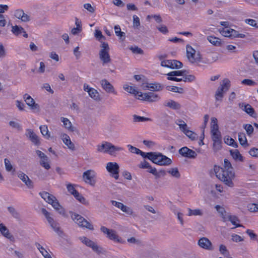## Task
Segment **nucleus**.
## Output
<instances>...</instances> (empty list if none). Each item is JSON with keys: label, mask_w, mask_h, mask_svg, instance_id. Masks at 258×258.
I'll list each match as a JSON object with an SVG mask.
<instances>
[{"label": "nucleus", "mask_w": 258, "mask_h": 258, "mask_svg": "<svg viewBox=\"0 0 258 258\" xmlns=\"http://www.w3.org/2000/svg\"><path fill=\"white\" fill-rule=\"evenodd\" d=\"M214 170L216 177L225 184L229 187L233 186L232 180L235 177L234 171L222 169V167L216 165L214 166Z\"/></svg>", "instance_id": "obj_1"}, {"label": "nucleus", "mask_w": 258, "mask_h": 258, "mask_svg": "<svg viewBox=\"0 0 258 258\" xmlns=\"http://www.w3.org/2000/svg\"><path fill=\"white\" fill-rule=\"evenodd\" d=\"M146 158L160 166H167L172 163V160L169 158L159 152H148Z\"/></svg>", "instance_id": "obj_2"}, {"label": "nucleus", "mask_w": 258, "mask_h": 258, "mask_svg": "<svg viewBox=\"0 0 258 258\" xmlns=\"http://www.w3.org/2000/svg\"><path fill=\"white\" fill-rule=\"evenodd\" d=\"M122 147L115 146L111 143L105 142L101 145H97V150L99 152L108 153L110 155H113L116 151H122Z\"/></svg>", "instance_id": "obj_3"}, {"label": "nucleus", "mask_w": 258, "mask_h": 258, "mask_svg": "<svg viewBox=\"0 0 258 258\" xmlns=\"http://www.w3.org/2000/svg\"><path fill=\"white\" fill-rule=\"evenodd\" d=\"M101 49L99 52V56L102 65L105 66L111 61V59L109 54V47L107 43L101 41Z\"/></svg>", "instance_id": "obj_4"}, {"label": "nucleus", "mask_w": 258, "mask_h": 258, "mask_svg": "<svg viewBox=\"0 0 258 258\" xmlns=\"http://www.w3.org/2000/svg\"><path fill=\"white\" fill-rule=\"evenodd\" d=\"M42 199L46 201L48 203L51 204L53 207L58 212V213L63 216H66L65 210L62 208L56 198L53 195H40Z\"/></svg>", "instance_id": "obj_5"}, {"label": "nucleus", "mask_w": 258, "mask_h": 258, "mask_svg": "<svg viewBox=\"0 0 258 258\" xmlns=\"http://www.w3.org/2000/svg\"><path fill=\"white\" fill-rule=\"evenodd\" d=\"M100 231L105 234L106 237L111 240L119 243H125V241L117 234L116 232L114 230L110 229L102 226L100 227Z\"/></svg>", "instance_id": "obj_6"}, {"label": "nucleus", "mask_w": 258, "mask_h": 258, "mask_svg": "<svg viewBox=\"0 0 258 258\" xmlns=\"http://www.w3.org/2000/svg\"><path fill=\"white\" fill-rule=\"evenodd\" d=\"M71 217L74 221L79 226L91 230L94 229L93 225L81 215L76 213H72Z\"/></svg>", "instance_id": "obj_7"}, {"label": "nucleus", "mask_w": 258, "mask_h": 258, "mask_svg": "<svg viewBox=\"0 0 258 258\" xmlns=\"http://www.w3.org/2000/svg\"><path fill=\"white\" fill-rule=\"evenodd\" d=\"M186 48V56L188 60L191 63H194L201 61V55L200 52H196L190 45H187Z\"/></svg>", "instance_id": "obj_8"}, {"label": "nucleus", "mask_w": 258, "mask_h": 258, "mask_svg": "<svg viewBox=\"0 0 258 258\" xmlns=\"http://www.w3.org/2000/svg\"><path fill=\"white\" fill-rule=\"evenodd\" d=\"M82 242L86 246L91 248L92 250L98 254L102 253L103 249L99 246L95 242L92 241L90 239L86 237H82L80 238Z\"/></svg>", "instance_id": "obj_9"}, {"label": "nucleus", "mask_w": 258, "mask_h": 258, "mask_svg": "<svg viewBox=\"0 0 258 258\" xmlns=\"http://www.w3.org/2000/svg\"><path fill=\"white\" fill-rule=\"evenodd\" d=\"M106 169L112 177H114L115 179H118L119 167L117 163L111 162L107 163Z\"/></svg>", "instance_id": "obj_10"}, {"label": "nucleus", "mask_w": 258, "mask_h": 258, "mask_svg": "<svg viewBox=\"0 0 258 258\" xmlns=\"http://www.w3.org/2000/svg\"><path fill=\"white\" fill-rule=\"evenodd\" d=\"M230 86V81L227 79H225L223 80L222 84L220 87H218L215 94L216 100L221 99L223 97V93L228 90Z\"/></svg>", "instance_id": "obj_11"}, {"label": "nucleus", "mask_w": 258, "mask_h": 258, "mask_svg": "<svg viewBox=\"0 0 258 258\" xmlns=\"http://www.w3.org/2000/svg\"><path fill=\"white\" fill-rule=\"evenodd\" d=\"M139 97H141L142 98L140 99L139 97L138 98V99H141L144 101H148V102H155L157 101L160 99V97L157 94H155L154 92H148L142 93L140 92V94L139 95Z\"/></svg>", "instance_id": "obj_12"}, {"label": "nucleus", "mask_w": 258, "mask_h": 258, "mask_svg": "<svg viewBox=\"0 0 258 258\" xmlns=\"http://www.w3.org/2000/svg\"><path fill=\"white\" fill-rule=\"evenodd\" d=\"M161 66L172 69H178L181 68L183 64L181 62L177 60H165L161 62Z\"/></svg>", "instance_id": "obj_13"}, {"label": "nucleus", "mask_w": 258, "mask_h": 258, "mask_svg": "<svg viewBox=\"0 0 258 258\" xmlns=\"http://www.w3.org/2000/svg\"><path fill=\"white\" fill-rule=\"evenodd\" d=\"M95 172L92 170H88L83 174L84 181L91 185H94L95 183Z\"/></svg>", "instance_id": "obj_14"}, {"label": "nucleus", "mask_w": 258, "mask_h": 258, "mask_svg": "<svg viewBox=\"0 0 258 258\" xmlns=\"http://www.w3.org/2000/svg\"><path fill=\"white\" fill-rule=\"evenodd\" d=\"M179 154L182 157L188 158H195L197 154L196 152L187 147H183L180 149L178 151Z\"/></svg>", "instance_id": "obj_15"}, {"label": "nucleus", "mask_w": 258, "mask_h": 258, "mask_svg": "<svg viewBox=\"0 0 258 258\" xmlns=\"http://www.w3.org/2000/svg\"><path fill=\"white\" fill-rule=\"evenodd\" d=\"M212 138L213 141V148L216 150H219L221 148L222 137L221 134L217 133L212 134Z\"/></svg>", "instance_id": "obj_16"}, {"label": "nucleus", "mask_w": 258, "mask_h": 258, "mask_svg": "<svg viewBox=\"0 0 258 258\" xmlns=\"http://www.w3.org/2000/svg\"><path fill=\"white\" fill-rule=\"evenodd\" d=\"M198 245L206 250H213L212 242L206 237L201 238L198 241Z\"/></svg>", "instance_id": "obj_17"}, {"label": "nucleus", "mask_w": 258, "mask_h": 258, "mask_svg": "<svg viewBox=\"0 0 258 258\" xmlns=\"http://www.w3.org/2000/svg\"><path fill=\"white\" fill-rule=\"evenodd\" d=\"M100 84L103 89L107 93L116 94L113 86L107 80L103 79L101 80Z\"/></svg>", "instance_id": "obj_18"}, {"label": "nucleus", "mask_w": 258, "mask_h": 258, "mask_svg": "<svg viewBox=\"0 0 258 258\" xmlns=\"http://www.w3.org/2000/svg\"><path fill=\"white\" fill-rule=\"evenodd\" d=\"M23 98L26 102V103L30 106L32 110L39 109V105L36 103L34 100L28 94H25Z\"/></svg>", "instance_id": "obj_19"}, {"label": "nucleus", "mask_w": 258, "mask_h": 258, "mask_svg": "<svg viewBox=\"0 0 258 258\" xmlns=\"http://www.w3.org/2000/svg\"><path fill=\"white\" fill-rule=\"evenodd\" d=\"M164 106L168 107L174 110H179L181 108V105L173 100H169L165 101L163 104Z\"/></svg>", "instance_id": "obj_20"}, {"label": "nucleus", "mask_w": 258, "mask_h": 258, "mask_svg": "<svg viewBox=\"0 0 258 258\" xmlns=\"http://www.w3.org/2000/svg\"><path fill=\"white\" fill-rule=\"evenodd\" d=\"M239 106L242 110H244L249 115L253 116V115L255 114L254 109L249 104L242 103H239Z\"/></svg>", "instance_id": "obj_21"}, {"label": "nucleus", "mask_w": 258, "mask_h": 258, "mask_svg": "<svg viewBox=\"0 0 258 258\" xmlns=\"http://www.w3.org/2000/svg\"><path fill=\"white\" fill-rule=\"evenodd\" d=\"M27 136L29 137L31 141L36 145H39L40 141L38 137L33 132L32 130H27Z\"/></svg>", "instance_id": "obj_22"}, {"label": "nucleus", "mask_w": 258, "mask_h": 258, "mask_svg": "<svg viewBox=\"0 0 258 258\" xmlns=\"http://www.w3.org/2000/svg\"><path fill=\"white\" fill-rule=\"evenodd\" d=\"M145 87L152 91H159L162 90L163 88V86L158 83H147Z\"/></svg>", "instance_id": "obj_23"}, {"label": "nucleus", "mask_w": 258, "mask_h": 258, "mask_svg": "<svg viewBox=\"0 0 258 258\" xmlns=\"http://www.w3.org/2000/svg\"><path fill=\"white\" fill-rule=\"evenodd\" d=\"M227 220L230 221L233 225L235 226V227H243L242 225L237 223L239 222L240 220L235 215H231L230 214L228 213Z\"/></svg>", "instance_id": "obj_24"}, {"label": "nucleus", "mask_w": 258, "mask_h": 258, "mask_svg": "<svg viewBox=\"0 0 258 258\" xmlns=\"http://www.w3.org/2000/svg\"><path fill=\"white\" fill-rule=\"evenodd\" d=\"M238 137L239 143L243 147L246 148L249 146L244 133H239Z\"/></svg>", "instance_id": "obj_25"}, {"label": "nucleus", "mask_w": 258, "mask_h": 258, "mask_svg": "<svg viewBox=\"0 0 258 258\" xmlns=\"http://www.w3.org/2000/svg\"><path fill=\"white\" fill-rule=\"evenodd\" d=\"M18 177L24 182H25L26 185H27L29 187L31 188L33 186L32 180L25 173H24L23 172L19 173L18 175Z\"/></svg>", "instance_id": "obj_26"}, {"label": "nucleus", "mask_w": 258, "mask_h": 258, "mask_svg": "<svg viewBox=\"0 0 258 258\" xmlns=\"http://www.w3.org/2000/svg\"><path fill=\"white\" fill-rule=\"evenodd\" d=\"M62 140L64 144L67 145L70 149L74 150L75 149V145L71 142L70 138L68 135H63L62 136Z\"/></svg>", "instance_id": "obj_27"}, {"label": "nucleus", "mask_w": 258, "mask_h": 258, "mask_svg": "<svg viewBox=\"0 0 258 258\" xmlns=\"http://www.w3.org/2000/svg\"><path fill=\"white\" fill-rule=\"evenodd\" d=\"M68 191L70 194H79V188H83L78 185H74L71 183L68 184L67 185Z\"/></svg>", "instance_id": "obj_28"}, {"label": "nucleus", "mask_w": 258, "mask_h": 258, "mask_svg": "<svg viewBox=\"0 0 258 258\" xmlns=\"http://www.w3.org/2000/svg\"><path fill=\"white\" fill-rule=\"evenodd\" d=\"M215 209L217 211V212L219 213L220 216L223 219V221L224 222H226L227 221V214L226 211L224 209V208L221 207L219 205H216L215 206Z\"/></svg>", "instance_id": "obj_29"}, {"label": "nucleus", "mask_w": 258, "mask_h": 258, "mask_svg": "<svg viewBox=\"0 0 258 258\" xmlns=\"http://www.w3.org/2000/svg\"><path fill=\"white\" fill-rule=\"evenodd\" d=\"M127 147L128 148L129 151L131 152H132L133 153H135V154H137L138 155H140L144 158H146L147 153L143 152L141 150L139 149L138 148H137L135 147H134L132 145H128L127 146Z\"/></svg>", "instance_id": "obj_30"}, {"label": "nucleus", "mask_w": 258, "mask_h": 258, "mask_svg": "<svg viewBox=\"0 0 258 258\" xmlns=\"http://www.w3.org/2000/svg\"><path fill=\"white\" fill-rule=\"evenodd\" d=\"M148 172L155 176L156 178H160L162 176H164L166 175V171L165 170H161L159 171H157L155 168H152L151 170H148Z\"/></svg>", "instance_id": "obj_31"}, {"label": "nucleus", "mask_w": 258, "mask_h": 258, "mask_svg": "<svg viewBox=\"0 0 258 258\" xmlns=\"http://www.w3.org/2000/svg\"><path fill=\"white\" fill-rule=\"evenodd\" d=\"M0 232L1 234L7 238H11L12 235H11L9 229L3 223H0Z\"/></svg>", "instance_id": "obj_32"}, {"label": "nucleus", "mask_w": 258, "mask_h": 258, "mask_svg": "<svg viewBox=\"0 0 258 258\" xmlns=\"http://www.w3.org/2000/svg\"><path fill=\"white\" fill-rule=\"evenodd\" d=\"M230 154L235 160L243 161V157L238 150H230Z\"/></svg>", "instance_id": "obj_33"}, {"label": "nucleus", "mask_w": 258, "mask_h": 258, "mask_svg": "<svg viewBox=\"0 0 258 258\" xmlns=\"http://www.w3.org/2000/svg\"><path fill=\"white\" fill-rule=\"evenodd\" d=\"M207 40L212 44L216 46H220L221 45V42L219 38L214 36H209L207 37Z\"/></svg>", "instance_id": "obj_34"}, {"label": "nucleus", "mask_w": 258, "mask_h": 258, "mask_svg": "<svg viewBox=\"0 0 258 258\" xmlns=\"http://www.w3.org/2000/svg\"><path fill=\"white\" fill-rule=\"evenodd\" d=\"M123 88L124 90L130 93V94H134L135 95L140 94V92L138 91L134 87L130 86L127 84L123 85Z\"/></svg>", "instance_id": "obj_35"}, {"label": "nucleus", "mask_w": 258, "mask_h": 258, "mask_svg": "<svg viewBox=\"0 0 258 258\" xmlns=\"http://www.w3.org/2000/svg\"><path fill=\"white\" fill-rule=\"evenodd\" d=\"M61 121L63 122L64 126L70 131H74V127L72 126L71 122L69 119L65 117H61Z\"/></svg>", "instance_id": "obj_36"}, {"label": "nucleus", "mask_w": 258, "mask_h": 258, "mask_svg": "<svg viewBox=\"0 0 258 258\" xmlns=\"http://www.w3.org/2000/svg\"><path fill=\"white\" fill-rule=\"evenodd\" d=\"M89 95L92 98H93L95 100L98 101L100 100L99 93L94 88H93L92 89H90L89 90Z\"/></svg>", "instance_id": "obj_37"}, {"label": "nucleus", "mask_w": 258, "mask_h": 258, "mask_svg": "<svg viewBox=\"0 0 258 258\" xmlns=\"http://www.w3.org/2000/svg\"><path fill=\"white\" fill-rule=\"evenodd\" d=\"M175 123L179 125L180 130L183 132L184 133L188 131V127L186 123L181 119L177 120Z\"/></svg>", "instance_id": "obj_38"}, {"label": "nucleus", "mask_w": 258, "mask_h": 258, "mask_svg": "<svg viewBox=\"0 0 258 258\" xmlns=\"http://www.w3.org/2000/svg\"><path fill=\"white\" fill-rule=\"evenodd\" d=\"M41 213L45 216L48 223L52 222L54 221L53 217H52V215L50 213L48 212L45 209L42 208L41 209Z\"/></svg>", "instance_id": "obj_39"}, {"label": "nucleus", "mask_w": 258, "mask_h": 258, "mask_svg": "<svg viewBox=\"0 0 258 258\" xmlns=\"http://www.w3.org/2000/svg\"><path fill=\"white\" fill-rule=\"evenodd\" d=\"M49 224L53 230L59 235H60L62 234V231L60 230L59 225L58 223L54 220L52 222Z\"/></svg>", "instance_id": "obj_40"}, {"label": "nucleus", "mask_w": 258, "mask_h": 258, "mask_svg": "<svg viewBox=\"0 0 258 258\" xmlns=\"http://www.w3.org/2000/svg\"><path fill=\"white\" fill-rule=\"evenodd\" d=\"M8 210L14 218L17 219H20V215L15 208L12 206L8 207Z\"/></svg>", "instance_id": "obj_41"}, {"label": "nucleus", "mask_w": 258, "mask_h": 258, "mask_svg": "<svg viewBox=\"0 0 258 258\" xmlns=\"http://www.w3.org/2000/svg\"><path fill=\"white\" fill-rule=\"evenodd\" d=\"M39 128L42 135L45 137L46 139H48L50 138V136L47 125H41Z\"/></svg>", "instance_id": "obj_42"}, {"label": "nucleus", "mask_w": 258, "mask_h": 258, "mask_svg": "<svg viewBox=\"0 0 258 258\" xmlns=\"http://www.w3.org/2000/svg\"><path fill=\"white\" fill-rule=\"evenodd\" d=\"M185 70L173 71L167 74L168 77H175V76H183L185 73Z\"/></svg>", "instance_id": "obj_43"}, {"label": "nucleus", "mask_w": 258, "mask_h": 258, "mask_svg": "<svg viewBox=\"0 0 258 258\" xmlns=\"http://www.w3.org/2000/svg\"><path fill=\"white\" fill-rule=\"evenodd\" d=\"M40 164L45 169L48 170L50 168L48 162V158L47 156L40 159Z\"/></svg>", "instance_id": "obj_44"}, {"label": "nucleus", "mask_w": 258, "mask_h": 258, "mask_svg": "<svg viewBox=\"0 0 258 258\" xmlns=\"http://www.w3.org/2000/svg\"><path fill=\"white\" fill-rule=\"evenodd\" d=\"M243 127L246 132L248 136L251 137L253 133L254 128L252 125L250 124H244Z\"/></svg>", "instance_id": "obj_45"}, {"label": "nucleus", "mask_w": 258, "mask_h": 258, "mask_svg": "<svg viewBox=\"0 0 258 258\" xmlns=\"http://www.w3.org/2000/svg\"><path fill=\"white\" fill-rule=\"evenodd\" d=\"M224 140L225 144L235 148L238 147L237 143H236L232 138H230L229 137H226L224 138Z\"/></svg>", "instance_id": "obj_46"}, {"label": "nucleus", "mask_w": 258, "mask_h": 258, "mask_svg": "<svg viewBox=\"0 0 258 258\" xmlns=\"http://www.w3.org/2000/svg\"><path fill=\"white\" fill-rule=\"evenodd\" d=\"M245 37V34L242 33H239L238 31L235 30L231 29L230 38L232 39L235 38H243Z\"/></svg>", "instance_id": "obj_47"}, {"label": "nucleus", "mask_w": 258, "mask_h": 258, "mask_svg": "<svg viewBox=\"0 0 258 258\" xmlns=\"http://www.w3.org/2000/svg\"><path fill=\"white\" fill-rule=\"evenodd\" d=\"M12 32L16 35H18L24 32V28L21 26L15 25L12 26Z\"/></svg>", "instance_id": "obj_48"}, {"label": "nucleus", "mask_w": 258, "mask_h": 258, "mask_svg": "<svg viewBox=\"0 0 258 258\" xmlns=\"http://www.w3.org/2000/svg\"><path fill=\"white\" fill-rule=\"evenodd\" d=\"M168 172L172 176L175 177L177 178H179L180 176V174L177 169V168H172L170 169Z\"/></svg>", "instance_id": "obj_49"}, {"label": "nucleus", "mask_w": 258, "mask_h": 258, "mask_svg": "<svg viewBox=\"0 0 258 258\" xmlns=\"http://www.w3.org/2000/svg\"><path fill=\"white\" fill-rule=\"evenodd\" d=\"M222 169L234 171L233 168L232 166L231 163L227 159L224 160V166L222 167Z\"/></svg>", "instance_id": "obj_50"}, {"label": "nucleus", "mask_w": 258, "mask_h": 258, "mask_svg": "<svg viewBox=\"0 0 258 258\" xmlns=\"http://www.w3.org/2000/svg\"><path fill=\"white\" fill-rule=\"evenodd\" d=\"M35 245L44 257L47 256L49 254L47 250L39 243L36 242Z\"/></svg>", "instance_id": "obj_51"}, {"label": "nucleus", "mask_w": 258, "mask_h": 258, "mask_svg": "<svg viewBox=\"0 0 258 258\" xmlns=\"http://www.w3.org/2000/svg\"><path fill=\"white\" fill-rule=\"evenodd\" d=\"M133 120L135 122H143L151 120V119L148 117L134 115L133 116Z\"/></svg>", "instance_id": "obj_52"}, {"label": "nucleus", "mask_w": 258, "mask_h": 258, "mask_svg": "<svg viewBox=\"0 0 258 258\" xmlns=\"http://www.w3.org/2000/svg\"><path fill=\"white\" fill-rule=\"evenodd\" d=\"M127 241L131 243L136 244L139 246L143 245L142 241L139 239H136L134 237H132L131 238H127Z\"/></svg>", "instance_id": "obj_53"}, {"label": "nucleus", "mask_w": 258, "mask_h": 258, "mask_svg": "<svg viewBox=\"0 0 258 258\" xmlns=\"http://www.w3.org/2000/svg\"><path fill=\"white\" fill-rule=\"evenodd\" d=\"M75 199L82 204L86 205L88 204L86 199L82 196V195H73Z\"/></svg>", "instance_id": "obj_54"}, {"label": "nucleus", "mask_w": 258, "mask_h": 258, "mask_svg": "<svg viewBox=\"0 0 258 258\" xmlns=\"http://www.w3.org/2000/svg\"><path fill=\"white\" fill-rule=\"evenodd\" d=\"M248 210L250 212H258V204H249L247 205Z\"/></svg>", "instance_id": "obj_55"}, {"label": "nucleus", "mask_w": 258, "mask_h": 258, "mask_svg": "<svg viewBox=\"0 0 258 258\" xmlns=\"http://www.w3.org/2000/svg\"><path fill=\"white\" fill-rule=\"evenodd\" d=\"M219 251L224 256H227L229 255V252L226 247L223 244H221L219 246Z\"/></svg>", "instance_id": "obj_56"}, {"label": "nucleus", "mask_w": 258, "mask_h": 258, "mask_svg": "<svg viewBox=\"0 0 258 258\" xmlns=\"http://www.w3.org/2000/svg\"><path fill=\"white\" fill-rule=\"evenodd\" d=\"M138 166L140 168H148L149 169V170H151L152 168H153L150 165L149 163H148L145 160H144L143 162H141Z\"/></svg>", "instance_id": "obj_57"}, {"label": "nucleus", "mask_w": 258, "mask_h": 258, "mask_svg": "<svg viewBox=\"0 0 258 258\" xmlns=\"http://www.w3.org/2000/svg\"><path fill=\"white\" fill-rule=\"evenodd\" d=\"M241 83L242 84L249 86H253L257 85V84L255 82L253 81L252 80H250V79H248L243 80L241 82Z\"/></svg>", "instance_id": "obj_58"}, {"label": "nucleus", "mask_w": 258, "mask_h": 258, "mask_svg": "<svg viewBox=\"0 0 258 258\" xmlns=\"http://www.w3.org/2000/svg\"><path fill=\"white\" fill-rule=\"evenodd\" d=\"M202 213L199 209H195L192 210L190 209H188V215L190 216L192 215L197 216V215H202Z\"/></svg>", "instance_id": "obj_59"}, {"label": "nucleus", "mask_w": 258, "mask_h": 258, "mask_svg": "<svg viewBox=\"0 0 258 258\" xmlns=\"http://www.w3.org/2000/svg\"><path fill=\"white\" fill-rule=\"evenodd\" d=\"M231 29H232L230 28H225L223 29V30L220 31V33L223 36L230 38Z\"/></svg>", "instance_id": "obj_60"}, {"label": "nucleus", "mask_w": 258, "mask_h": 258, "mask_svg": "<svg viewBox=\"0 0 258 258\" xmlns=\"http://www.w3.org/2000/svg\"><path fill=\"white\" fill-rule=\"evenodd\" d=\"M4 162L6 170L9 172L13 170V167L10 161L8 159L5 158Z\"/></svg>", "instance_id": "obj_61"}, {"label": "nucleus", "mask_w": 258, "mask_h": 258, "mask_svg": "<svg viewBox=\"0 0 258 258\" xmlns=\"http://www.w3.org/2000/svg\"><path fill=\"white\" fill-rule=\"evenodd\" d=\"M245 22L246 24L249 25L251 26L258 28V25L256 22V21L253 19H246L245 20Z\"/></svg>", "instance_id": "obj_62"}, {"label": "nucleus", "mask_w": 258, "mask_h": 258, "mask_svg": "<svg viewBox=\"0 0 258 258\" xmlns=\"http://www.w3.org/2000/svg\"><path fill=\"white\" fill-rule=\"evenodd\" d=\"M184 134L192 140H194L197 138V134L189 130L186 131Z\"/></svg>", "instance_id": "obj_63"}, {"label": "nucleus", "mask_w": 258, "mask_h": 258, "mask_svg": "<svg viewBox=\"0 0 258 258\" xmlns=\"http://www.w3.org/2000/svg\"><path fill=\"white\" fill-rule=\"evenodd\" d=\"M248 153L253 157H258V148H252L249 150Z\"/></svg>", "instance_id": "obj_64"}]
</instances>
